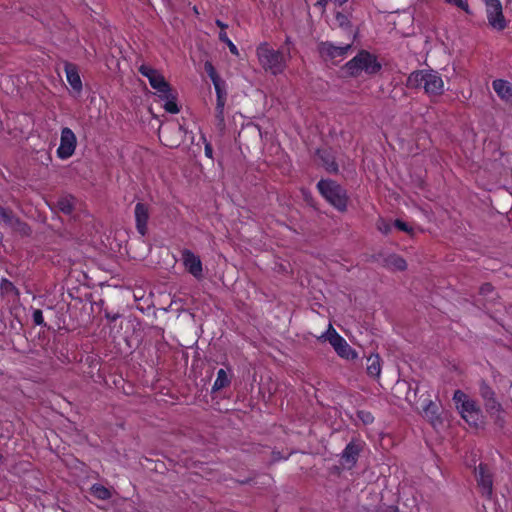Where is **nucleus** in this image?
Returning a JSON list of instances; mask_svg holds the SVG:
<instances>
[{
  "label": "nucleus",
  "mask_w": 512,
  "mask_h": 512,
  "mask_svg": "<svg viewBox=\"0 0 512 512\" xmlns=\"http://www.w3.org/2000/svg\"><path fill=\"white\" fill-rule=\"evenodd\" d=\"M407 87L424 88L430 96H438L444 92V82L438 72L433 70H418L412 72L407 78Z\"/></svg>",
  "instance_id": "obj_1"
},
{
  "label": "nucleus",
  "mask_w": 512,
  "mask_h": 512,
  "mask_svg": "<svg viewBox=\"0 0 512 512\" xmlns=\"http://www.w3.org/2000/svg\"><path fill=\"white\" fill-rule=\"evenodd\" d=\"M256 54L259 64L266 72L278 75L285 70L287 58L283 51L273 49L268 43H262L257 47Z\"/></svg>",
  "instance_id": "obj_2"
},
{
  "label": "nucleus",
  "mask_w": 512,
  "mask_h": 512,
  "mask_svg": "<svg viewBox=\"0 0 512 512\" xmlns=\"http://www.w3.org/2000/svg\"><path fill=\"white\" fill-rule=\"evenodd\" d=\"M453 401L461 417L471 426L477 427L482 421V411L477 402L462 390H456Z\"/></svg>",
  "instance_id": "obj_3"
},
{
  "label": "nucleus",
  "mask_w": 512,
  "mask_h": 512,
  "mask_svg": "<svg viewBox=\"0 0 512 512\" xmlns=\"http://www.w3.org/2000/svg\"><path fill=\"white\" fill-rule=\"evenodd\" d=\"M343 69L347 75L357 77L362 72L370 75L376 74L381 69V64L374 55L362 50L353 59L348 61Z\"/></svg>",
  "instance_id": "obj_4"
},
{
  "label": "nucleus",
  "mask_w": 512,
  "mask_h": 512,
  "mask_svg": "<svg viewBox=\"0 0 512 512\" xmlns=\"http://www.w3.org/2000/svg\"><path fill=\"white\" fill-rule=\"evenodd\" d=\"M317 188L321 195L335 208L344 211L347 207L348 197L345 189L333 180H320Z\"/></svg>",
  "instance_id": "obj_5"
},
{
  "label": "nucleus",
  "mask_w": 512,
  "mask_h": 512,
  "mask_svg": "<svg viewBox=\"0 0 512 512\" xmlns=\"http://www.w3.org/2000/svg\"><path fill=\"white\" fill-rule=\"evenodd\" d=\"M319 339L328 340L337 354L342 358L353 360L357 357L356 351L353 350L347 341L336 332L331 324H329L328 330L323 333Z\"/></svg>",
  "instance_id": "obj_6"
},
{
  "label": "nucleus",
  "mask_w": 512,
  "mask_h": 512,
  "mask_svg": "<svg viewBox=\"0 0 512 512\" xmlns=\"http://www.w3.org/2000/svg\"><path fill=\"white\" fill-rule=\"evenodd\" d=\"M486 6V13L489 25L502 31L506 28L507 23L502 12V5L500 0H483Z\"/></svg>",
  "instance_id": "obj_7"
},
{
  "label": "nucleus",
  "mask_w": 512,
  "mask_h": 512,
  "mask_svg": "<svg viewBox=\"0 0 512 512\" xmlns=\"http://www.w3.org/2000/svg\"><path fill=\"white\" fill-rule=\"evenodd\" d=\"M138 71L149 80L151 87L159 94L169 92L171 86L158 70L146 64H141Z\"/></svg>",
  "instance_id": "obj_8"
},
{
  "label": "nucleus",
  "mask_w": 512,
  "mask_h": 512,
  "mask_svg": "<svg viewBox=\"0 0 512 512\" xmlns=\"http://www.w3.org/2000/svg\"><path fill=\"white\" fill-rule=\"evenodd\" d=\"M352 47V41L345 45H334L331 42H321L318 44V51L324 60H335L343 58Z\"/></svg>",
  "instance_id": "obj_9"
},
{
  "label": "nucleus",
  "mask_w": 512,
  "mask_h": 512,
  "mask_svg": "<svg viewBox=\"0 0 512 512\" xmlns=\"http://www.w3.org/2000/svg\"><path fill=\"white\" fill-rule=\"evenodd\" d=\"M77 139L70 128H63L61 131L60 146L57 149V155L61 159L71 157L75 151Z\"/></svg>",
  "instance_id": "obj_10"
},
{
  "label": "nucleus",
  "mask_w": 512,
  "mask_h": 512,
  "mask_svg": "<svg viewBox=\"0 0 512 512\" xmlns=\"http://www.w3.org/2000/svg\"><path fill=\"white\" fill-rule=\"evenodd\" d=\"M475 476L482 495L491 498L493 493V480L488 466L482 463L479 464L478 468L475 470Z\"/></svg>",
  "instance_id": "obj_11"
},
{
  "label": "nucleus",
  "mask_w": 512,
  "mask_h": 512,
  "mask_svg": "<svg viewBox=\"0 0 512 512\" xmlns=\"http://www.w3.org/2000/svg\"><path fill=\"white\" fill-rule=\"evenodd\" d=\"M362 448L363 445L361 441H351L348 443L341 455V465L348 469L353 468Z\"/></svg>",
  "instance_id": "obj_12"
},
{
  "label": "nucleus",
  "mask_w": 512,
  "mask_h": 512,
  "mask_svg": "<svg viewBox=\"0 0 512 512\" xmlns=\"http://www.w3.org/2000/svg\"><path fill=\"white\" fill-rule=\"evenodd\" d=\"M136 229L141 236H145L148 231V220L150 218V207L148 204L138 202L134 210Z\"/></svg>",
  "instance_id": "obj_13"
},
{
  "label": "nucleus",
  "mask_w": 512,
  "mask_h": 512,
  "mask_svg": "<svg viewBox=\"0 0 512 512\" xmlns=\"http://www.w3.org/2000/svg\"><path fill=\"white\" fill-rule=\"evenodd\" d=\"M182 260L186 270L193 275L196 279L203 278L202 262L198 256H196L190 250H184L182 253Z\"/></svg>",
  "instance_id": "obj_14"
},
{
  "label": "nucleus",
  "mask_w": 512,
  "mask_h": 512,
  "mask_svg": "<svg viewBox=\"0 0 512 512\" xmlns=\"http://www.w3.org/2000/svg\"><path fill=\"white\" fill-rule=\"evenodd\" d=\"M377 260L381 261L382 266L392 270L404 271L407 268L406 261L396 254L378 255Z\"/></svg>",
  "instance_id": "obj_15"
},
{
  "label": "nucleus",
  "mask_w": 512,
  "mask_h": 512,
  "mask_svg": "<svg viewBox=\"0 0 512 512\" xmlns=\"http://www.w3.org/2000/svg\"><path fill=\"white\" fill-rule=\"evenodd\" d=\"M492 87L502 100L512 104V84L510 82L497 79L493 81Z\"/></svg>",
  "instance_id": "obj_16"
},
{
  "label": "nucleus",
  "mask_w": 512,
  "mask_h": 512,
  "mask_svg": "<svg viewBox=\"0 0 512 512\" xmlns=\"http://www.w3.org/2000/svg\"><path fill=\"white\" fill-rule=\"evenodd\" d=\"M65 73L66 78L70 86L76 91L80 92L82 90V82L77 70V67L72 63L65 64Z\"/></svg>",
  "instance_id": "obj_17"
},
{
  "label": "nucleus",
  "mask_w": 512,
  "mask_h": 512,
  "mask_svg": "<svg viewBox=\"0 0 512 512\" xmlns=\"http://www.w3.org/2000/svg\"><path fill=\"white\" fill-rule=\"evenodd\" d=\"M423 416L433 425L441 423L439 416V408L432 400H426L425 405L422 407Z\"/></svg>",
  "instance_id": "obj_18"
},
{
  "label": "nucleus",
  "mask_w": 512,
  "mask_h": 512,
  "mask_svg": "<svg viewBox=\"0 0 512 512\" xmlns=\"http://www.w3.org/2000/svg\"><path fill=\"white\" fill-rule=\"evenodd\" d=\"M5 224L22 236H29L31 234V228L29 225L22 221L14 213L11 214Z\"/></svg>",
  "instance_id": "obj_19"
},
{
  "label": "nucleus",
  "mask_w": 512,
  "mask_h": 512,
  "mask_svg": "<svg viewBox=\"0 0 512 512\" xmlns=\"http://www.w3.org/2000/svg\"><path fill=\"white\" fill-rule=\"evenodd\" d=\"M367 374L373 378H379L381 374V358L378 354H371L366 361Z\"/></svg>",
  "instance_id": "obj_20"
},
{
  "label": "nucleus",
  "mask_w": 512,
  "mask_h": 512,
  "mask_svg": "<svg viewBox=\"0 0 512 512\" xmlns=\"http://www.w3.org/2000/svg\"><path fill=\"white\" fill-rule=\"evenodd\" d=\"M317 154L322 161V165L330 173L338 172V165L335 162L334 156L327 150H318Z\"/></svg>",
  "instance_id": "obj_21"
},
{
  "label": "nucleus",
  "mask_w": 512,
  "mask_h": 512,
  "mask_svg": "<svg viewBox=\"0 0 512 512\" xmlns=\"http://www.w3.org/2000/svg\"><path fill=\"white\" fill-rule=\"evenodd\" d=\"M160 96L165 100L164 109L172 114H176L179 112V107L176 103V93L170 87L169 92L162 93Z\"/></svg>",
  "instance_id": "obj_22"
},
{
  "label": "nucleus",
  "mask_w": 512,
  "mask_h": 512,
  "mask_svg": "<svg viewBox=\"0 0 512 512\" xmlns=\"http://www.w3.org/2000/svg\"><path fill=\"white\" fill-rule=\"evenodd\" d=\"M227 97L217 98L216 100V125L220 130H223L225 127V118H224V106L226 103Z\"/></svg>",
  "instance_id": "obj_23"
},
{
  "label": "nucleus",
  "mask_w": 512,
  "mask_h": 512,
  "mask_svg": "<svg viewBox=\"0 0 512 512\" xmlns=\"http://www.w3.org/2000/svg\"><path fill=\"white\" fill-rule=\"evenodd\" d=\"M56 207L64 214H71L74 210V198L72 196L60 197L57 201Z\"/></svg>",
  "instance_id": "obj_24"
},
{
  "label": "nucleus",
  "mask_w": 512,
  "mask_h": 512,
  "mask_svg": "<svg viewBox=\"0 0 512 512\" xmlns=\"http://www.w3.org/2000/svg\"><path fill=\"white\" fill-rule=\"evenodd\" d=\"M231 380L228 377L226 371L224 369H219L217 372V378L213 384L212 391H219L227 386H229Z\"/></svg>",
  "instance_id": "obj_25"
},
{
  "label": "nucleus",
  "mask_w": 512,
  "mask_h": 512,
  "mask_svg": "<svg viewBox=\"0 0 512 512\" xmlns=\"http://www.w3.org/2000/svg\"><path fill=\"white\" fill-rule=\"evenodd\" d=\"M90 491L94 497L100 500H107L112 496L110 490L101 484L92 485Z\"/></svg>",
  "instance_id": "obj_26"
},
{
  "label": "nucleus",
  "mask_w": 512,
  "mask_h": 512,
  "mask_svg": "<svg viewBox=\"0 0 512 512\" xmlns=\"http://www.w3.org/2000/svg\"><path fill=\"white\" fill-rule=\"evenodd\" d=\"M479 393L483 400L491 399L495 397L494 390L487 384L486 381L482 380L479 386Z\"/></svg>",
  "instance_id": "obj_27"
},
{
  "label": "nucleus",
  "mask_w": 512,
  "mask_h": 512,
  "mask_svg": "<svg viewBox=\"0 0 512 512\" xmlns=\"http://www.w3.org/2000/svg\"><path fill=\"white\" fill-rule=\"evenodd\" d=\"M485 408L489 413H496L501 410V404L496 400V398H491L484 400Z\"/></svg>",
  "instance_id": "obj_28"
},
{
  "label": "nucleus",
  "mask_w": 512,
  "mask_h": 512,
  "mask_svg": "<svg viewBox=\"0 0 512 512\" xmlns=\"http://www.w3.org/2000/svg\"><path fill=\"white\" fill-rule=\"evenodd\" d=\"M217 98L227 97L225 82L220 78L213 82Z\"/></svg>",
  "instance_id": "obj_29"
},
{
  "label": "nucleus",
  "mask_w": 512,
  "mask_h": 512,
  "mask_svg": "<svg viewBox=\"0 0 512 512\" xmlns=\"http://www.w3.org/2000/svg\"><path fill=\"white\" fill-rule=\"evenodd\" d=\"M357 418L362 421L364 425L371 424L374 421L373 415L369 411L359 410L357 411Z\"/></svg>",
  "instance_id": "obj_30"
},
{
  "label": "nucleus",
  "mask_w": 512,
  "mask_h": 512,
  "mask_svg": "<svg viewBox=\"0 0 512 512\" xmlns=\"http://www.w3.org/2000/svg\"><path fill=\"white\" fill-rule=\"evenodd\" d=\"M447 4L455 5L456 7L462 9L467 14H470L471 11L469 9V5L465 0H444Z\"/></svg>",
  "instance_id": "obj_31"
},
{
  "label": "nucleus",
  "mask_w": 512,
  "mask_h": 512,
  "mask_svg": "<svg viewBox=\"0 0 512 512\" xmlns=\"http://www.w3.org/2000/svg\"><path fill=\"white\" fill-rule=\"evenodd\" d=\"M204 69L207 72V74L210 77L212 82L220 79L219 75L217 74V72L211 62H208V61L205 62Z\"/></svg>",
  "instance_id": "obj_32"
},
{
  "label": "nucleus",
  "mask_w": 512,
  "mask_h": 512,
  "mask_svg": "<svg viewBox=\"0 0 512 512\" xmlns=\"http://www.w3.org/2000/svg\"><path fill=\"white\" fill-rule=\"evenodd\" d=\"M377 228L381 233L387 235L391 232L392 225L381 218L377 222Z\"/></svg>",
  "instance_id": "obj_33"
},
{
  "label": "nucleus",
  "mask_w": 512,
  "mask_h": 512,
  "mask_svg": "<svg viewBox=\"0 0 512 512\" xmlns=\"http://www.w3.org/2000/svg\"><path fill=\"white\" fill-rule=\"evenodd\" d=\"M393 225L403 231V232H406L408 234H412L413 233V228L411 226H409L407 223H405L404 221L400 220V219H396L393 223Z\"/></svg>",
  "instance_id": "obj_34"
},
{
  "label": "nucleus",
  "mask_w": 512,
  "mask_h": 512,
  "mask_svg": "<svg viewBox=\"0 0 512 512\" xmlns=\"http://www.w3.org/2000/svg\"><path fill=\"white\" fill-rule=\"evenodd\" d=\"M33 322L38 326H45L44 318L42 311L40 309H35L33 311Z\"/></svg>",
  "instance_id": "obj_35"
},
{
  "label": "nucleus",
  "mask_w": 512,
  "mask_h": 512,
  "mask_svg": "<svg viewBox=\"0 0 512 512\" xmlns=\"http://www.w3.org/2000/svg\"><path fill=\"white\" fill-rule=\"evenodd\" d=\"M335 19H336V22L338 23V25L340 27H346L349 25V19H348V16L341 13V12H337L336 15H335Z\"/></svg>",
  "instance_id": "obj_36"
},
{
  "label": "nucleus",
  "mask_w": 512,
  "mask_h": 512,
  "mask_svg": "<svg viewBox=\"0 0 512 512\" xmlns=\"http://www.w3.org/2000/svg\"><path fill=\"white\" fill-rule=\"evenodd\" d=\"M494 290L492 284L490 283H484L481 285L480 289H479V293L483 296H487L489 295L490 293H492Z\"/></svg>",
  "instance_id": "obj_37"
},
{
  "label": "nucleus",
  "mask_w": 512,
  "mask_h": 512,
  "mask_svg": "<svg viewBox=\"0 0 512 512\" xmlns=\"http://www.w3.org/2000/svg\"><path fill=\"white\" fill-rule=\"evenodd\" d=\"M12 213H13V211L11 209H6V208H3L2 206H0V222L2 221L4 223H6V221L11 216Z\"/></svg>",
  "instance_id": "obj_38"
},
{
  "label": "nucleus",
  "mask_w": 512,
  "mask_h": 512,
  "mask_svg": "<svg viewBox=\"0 0 512 512\" xmlns=\"http://www.w3.org/2000/svg\"><path fill=\"white\" fill-rule=\"evenodd\" d=\"M230 52L234 55H238L239 52H238V49L237 47L235 46V44L230 40L229 42L226 43Z\"/></svg>",
  "instance_id": "obj_39"
},
{
  "label": "nucleus",
  "mask_w": 512,
  "mask_h": 512,
  "mask_svg": "<svg viewBox=\"0 0 512 512\" xmlns=\"http://www.w3.org/2000/svg\"><path fill=\"white\" fill-rule=\"evenodd\" d=\"M213 149L210 143H206L205 145V155L209 158H212Z\"/></svg>",
  "instance_id": "obj_40"
},
{
  "label": "nucleus",
  "mask_w": 512,
  "mask_h": 512,
  "mask_svg": "<svg viewBox=\"0 0 512 512\" xmlns=\"http://www.w3.org/2000/svg\"><path fill=\"white\" fill-rule=\"evenodd\" d=\"M219 39L220 41L224 42V43H227L230 41V39L228 38L227 34L225 31H220L219 33Z\"/></svg>",
  "instance_id": "obj_41"
},
{
  "label": "nucleus",
  "mask_w": 512,
  "mask_h": 512,
  "mask_svg": "<svg viewBox=\"0 0 512 512\" xmlns=\"http://www.w3.org/2000/svg\"><path fill=\"white\" fill-rule=\"evenodd\" d=\"M216 25L221 29V31H225V29L228 27L225 23H223L221 20L217 19L215 21Z\"/></svg>",
  "instance_id": "obj_42"
},
{
  "label": "nucleus",
  "mask_w": 512,
  "mask_h": 512,
  "mask_svg": "<svg viewBox=\"0 0 512 512\" xmlns=\"http://www.w3.org/2000/svg\"><path fill=\"white\" fill-rule=\"evenodd\" d=\"M116 319H117V316H116V315H115V316H114V315H111V320H112V321H115Z\"/></svg>",
  "instance_id": "obj_43"
},
{
  "label": "nucleus",
  "mask_w": 512,
  "mask_h": 512,
  "mask_svg": "<svg viewBox=\"0 0 512 512\" xmlns=\"http://www.w3.org/2000/svg\"><path fill=\"white\" fill-rule=\"evenodd\" d=\"M116 319H117V316H116V315H115V316H114V315H111V320H112V321H115Z\"/></svg>",
  "instance_id": "obj_44"
},
{
  "label": "nucleus",
  "mask_w": 512,
  "mask_h": 512,
  "mask_svg": "<svg viewBox=\"0 0 512 512\" xmlns=\"http://www.w3.org/2000/svg\"><path fill=\"white\" fill-rule=\"evenodd\" d=\"M2 241H3V235H2V233L0 232V244L2 243Z\"/></svg>",
  "instance_id": "obj_45"
},
{
  "label": "nucleus",
  "mask_w": 512,
  "mask_h": 512,
  "mask_svg": "<svg viewBox=\"0 0 512 512\" xmlns=\"http://www.w3.org/2000/svg\"><path fill=\"white\" fill-rule=\"evenodd\" d=\"M159 137H160V138L162 137V132H161V130L159 131Z\"/></svg>",
  "instance_id": "obj_46"
}]
</instances>
